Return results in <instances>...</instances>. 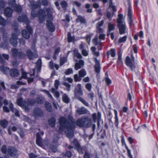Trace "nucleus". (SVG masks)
<instances>
[{
	"label": "nucleus",
	"instance_id": "4c0bfd02",
	"mask_svg": "<svg viewBox=\"0 0 158 158\" xmlns=\"http://www.w3.org/2000/svg\"><path fill=\"white\" fill-rule=\"evenodd\" d=\"M72 153L71 152L69 151H67L66 152L65 154H62V155L63 156V157L65 156H68V158H69L71 157V156Z\"/></svg>",
	"mask_w": 158,
	"mask_h": 158
},
{
	"label": "nucleus",
	"instance_id": "0eeeda50",
	"mask_svg": "<svg viewBox=\"0 0 158 158\" xmlns=\"http://www.w3.org/2000/svg\"><path fill=\"white\" fill-rule=\"evenodd\" d=\"M131 59L129 56H127L125 59V63L127 66L130 67L131 70L135 68L134 65L135 58L132 54L131 55Z\"/></svg>",
	"mask_w": 158,
	"mask_h": 158
},
{
	"label": "nucleus",
	"instance_id": "5fc2aeb1",
	"mask_svg": "<svg viewBox=\"0 0 158 158\" xmlns=\"http://www.w3.org/2000/svg\"><path fill=\"white\" fill-rule=\"evenodd\" d=\"M105 80L108 85H109L111 84V81L109 78L106 77Z\"/></svg>",
	"mask_w": 158,
	"mask_h": 158
},
{
	"label": "nucleus",
	"instance_id": "864d4df0",
	"mask_svg": "<svg viewBox=\"0 0 158 158\" xmlns=\"http://www.w3.org/2000/svg\"><path fill=\"white\" fill-rule=\"evenodd\" d=\"M109 7L112 9V10L114 11H116V9L115 6L113 5L112 4L111 2L110 4Z\"/></svg>",
	"mask_w": 158,
	"mask_h": 158
},
{
	"label": "nucleus",
	"instance_id": "bf43d9fd",
	"mask_svg": "<svg viewBox=\"0 0 158 158\" xmlns=\"http://www.w3.org/2000/svg\"><path fill=\"white\" fill-rule=\"evenodd\" d=\"M84 158H90V155L89 153L85 152Z\"/></svg>",
	"mask_w": 158,
	"mask_h": 158
},
{
	"label": "nucleus",
	"instance_id": "9d476101",
	"mask_svg": "<svg viewBox=\"0 0 158 158\" xmlns=\"http://www.w3.org/2000/svg\"><path fill=\"white\" fill-rule=\"evenodd\" d=\"M18 20L20 22L25 23L26 24L27 26L29 25L28 24L30 23V21L25 14H23L19 16L18 18Z\"/></svg>",
	"mask_w": 158,
	"mask_h": 158
},
{
	"label": "nucleus",
	"instance_id": "338daca9",
	"mask_svg": "<svg viewBox=\"0 0 158 158\" xmlns=\"http://www.w3.org/2000/svg\"><path fill=\"white\" fill-rule=\"evenodd\" d=\"M27 74L23 72L22 74V77L19 79V80H21L22 79V78H26Z\"/></svg>",
	"mask_w": 158,
	"mask_h": 158
},
{
	"label": "nucleus",
	"instance_id": "a18cd8bd",
	"mask_svg": "<svg viewBox=\"0 0 158 158\" xmlns=\"http://www.w3.org/2000/svg\"><path fill=\"white\" fill-rule=\"evenodd\" d=\"M52 92L55 94V96L57 98H58L59 97L60 94L59 92L57 91H55L54 89L52 88L51 89Z\"/></svg>",
	"mask_w": 158,
	"mask_h": 158
},
{
	"label": "nucleus",
	"instance_id": "423d86ee",
	"mask_svg": "<svg viewBox=\"0 0 158 158\" xmlns=\"http://www.w3.org/2000/svg\"><path fill=\"white\" fill-rule=\"evenodd\" d=\"M123 15L119 14L117 19L118 25L119 27V32L120 34H123L126 32V28L125 23L123 21Z\"/></svg>",
	"mask_w": 158,
	"mask_h": 158
},
{
	"label": "nucleus",
	"instance_id": "c85d7f7f",
	"mask_svg": "<svg viewBox=\"0 0 158 158\" xmlns=\"http://www.w3.org/2000/svg\"><path fill=\"white\" fill-rule=\"evenodd\" d=\"M8 122L6 120H2L0 121V124L3 128H6L8 124Z\"/></svg>",
	"mask_w": 158,
	"mask_h": 158
},
{
	"label": "nucleus",
	"instance_id": "f704fd0d",
	"mask_svg": "<svg viewBox=\"0 0 158 158\" xmlns=\"http://www.w3.org/2000/svg\"><path fill=\"white\" fill-rule=\"evenodd\" d=\"M62 99L63 101L66 103H68L69 102V99L66 94H64L63 96Z\"/></svg>",
	"mask_w": 158,
	"mask_h": 158
},
{
	"label": "nucleus",
	"instance_id": "c756f323",
	"mask_svg": "<svg viewBox=\"0 0 158 158\" xmlns=\"http://www.w3.org/2000/svg\"><path fill=\"white\" fill-rule=\"evenodd\" d=\"M76 20L77 22H80L82 23H84L85 22V19L83 17L80 16H78Z\"/></svg>",
	"mask_w": 158,
	"mask_h": 158
},
{
	"label": "nucleus",
	"instance_id": "09e8293b",
	"mask_svg": "<svg viewBox=\"0 0 158 158\" xmlns=\"http://www.w3.org/2000/svg\"><path fill=\"white\" fill-rule=\"evenodd\" d=\"M10 43L14 47H16L17 44V40H9Z\"/></svg>",
	"mask_w": 158,
	"mask_h": 158
},
{
	"label": "nucleus",
	"instance_id": "4be33fe9",
	"mask_svg": "<svg viewBox=\"0 0 158 158\" xmlns=\"http://www.w3.org/2000/svg\"><path fill=\"white\" fill-rule=\"evenodd\" d=\"M128 17L129 19V22L130 25L132 24L133 21L131 18L132 16L131 7L130 6H129L128 9Z\"/></svg>",
	"mask_w": 158,
	"mask_h": 158
},
{
	"label": "nucleus",
	"instance_id": "13d9d810",
	"mask_svg": "<svg viewBox=\"0 0 158 158\" xmlns=\"http://www.w3.org/2000/svg\"><path fill=\"white\" fill-rule=\"evenodd\" d=\"M74 56L79 59H80L82 57L81 55L78 52L75 53Z\"/></svg>",
	"mask_w": 158,
	"mask_h": 158
},
{
	"label": "nucleus",
	"instance_id": "e2e57ef3",
	"mask_svg": "<svg viewBox=\"0 0 158 158\" xmlns=\"http://www.w3.org/2000/svg\"><path fill=\"white\" fill-rule=\"evenodd\" d=\"M64 85L66 86L68 88L67 89V90L69 91V88L70 87V85L69 83L67 82H64Z\"/></svg>",
	"mask_w": 158,
	"mask_h": 158
},
{
	"label": "nucleus",
	"instance_id": "680f3d73",
	"mask_svg": "<svg viewBox=\"0 0 158 158\" xmlns=\"http://www.w3.org/2000/svg\"><path fill=\"white\" fill-rule=\"evenodd\" d=\"M58 139H59V138L57 135H54L53 140V143H56L57 142Z\"/></svg>",
	"mask_w": 158,
	"mask_h": 158
},
{
	"label": "nucleus",
	"instance_id": "58836bf2",
	"mask_svg": "<svg viewBox=\"0 0 158 158\" xmlns=\"http://www.w3.org/2000/svg\"><path fill=\"white\" fill-rule=\"evenodd\" d=\"M36 101L38 104H43L44 102L43 99L41 97L37 98Z\"/></svg>",
	"mask_w": 158,
	"mask_h": 158
},
{
	"label": "nucleus",
	"instance_id": "0e129e2a",
	"mask_svg": "<svg viewBox=\"0 0 158 158\" xmlns=\"http://www.w3.org/2000/svg\"><path fill=\"white\" fill-rule=\"evenodd\" d=\"M2 57L6 60H8L9 58V56L8 54H3L2 55Z\"/></svg>",
	"mask_w": 158,
	"mask_h": 158
},
{
	"label": "nucleus",
	"instance_id": "2eb2a0df",
	"mask_svg": "<svg viewBox=\"0 0 158 158\" xmlns=\"http://www.w3.org/2000/svg\"><path fill=\"white\" fill-rule=\"evenodd\" d=\"M9 74L11 77H17L19 74V72L17 69H12L9 71Z\"/></svg>",
	"mask_w": 158,
	"mask_h": 158
},
{
	"label": "nucleus",
	"instance_id": "7c9ffc66",
	"mask_svg": "<svg viewBox=\"0 0 158 158\" xmlns=\"http://www.w3.org/2000/svg\"><path fill=\"white\" fill-rule=\"evenodd\" d=\"M5 6V2L3 0H0V13H2V9Z\"/></svg>",
	"mask_w": 158,
	"mask_h": 158
},
{
	"label": "nucleus",
	"instance_id": "ddd939ff",
	"mask_svg": "<svg viewBox=\"0 0 158 158\" xmlns=\"http://www.w3.org/2000/svg\"><path fill=\"white\" fill-rule=\"evenodd\" d=\"M8 153L11 156L13 157L17 155V153L15 149L12 147H9L8 149Z\"/></svg>",
	"mask_w": 158,
	"mask_h": 158
},
{
	"label": "nucleus",
	"instance_id": "6ab92c4d",
	"mask_svg": "<svg viewBox=\"0 0 158 158\" xmlns=\"http://www.w3.org/2000/svg\"><path fill=\"white\" fill-rule=\"evenodd\" d=\"M12 10L9 8H6L4 10V14L7 17H10L12 16Z\"/></svg>",
	"mask_w": 158,
	"mask_h": 158
},
{
	"label": "nucleus",
	"instance_id": "a878e982",
	"mask_svg": "<svg viewBox=\"0 0 158 158\" xmlns=\"http://www.w3.org/2000/svg\"><path fill=\"white\" fill-rule=\"evenodd\" d=\"M45 107L46 110L49 112H52V107L51 104L48 102H46L45 104Z\"/></svg>",
	"mask_w": 158,
	"mask_h": 158
},
{
	"label": "nucleus",
	"instance_id": "37998d69",
	"mask_svg": "<svg viewBox=\"0 0 158 158\" xmlns=\"http://www.w3.org/2000/svg\"><path fill=\"white\" fill-rule=\"evenodd\" d=\"M74 79L75 81H80L81 80V78L80 77L78 76L77 74H76L74 76Z\"/></svg>",
	"mask_w": 158,
	"mask_h": 158
},
{
	"label": "nucleus",
	"instance_id": "dca6fc26",
	"mask_svg": "<svg viewBox=\"0 0 158 158\" xmlns=\"http://www.w3.org/2000/svg\"><path fill=\"white\" fill-rule=\"evenodd\" d=\"M74 93L75 95L78 94L79 95H81L82 94V90L81 89V85L80 84H78L74 90Z\"/></svg>",
	"mask_w": 158,
	"mask_h": 158
},
{
	"label": "nucleus",
	"instance_id": "b1692460",
	"mask_svg": "<svg viewBox=\"0 0 158 158\" xmlns=\"http://www.w3.org/2000/svg\"><path fill=\"white\" fill-rule=\"evenodd\" d=\"M56 119L54 117H52L48 120L49 125L52 127H53L55 126Z\"/></svg>",
	"mask_w": 158,
	"mask_h": 158
},
{
	"label": "nucleus",
	"instance_id": "72a5a7b5",
	"mask_svg": "<svg viewBox=\"0 0 158 158\" xmlns=\"http://www.w3.org/2000/svg\"><path fill=\"white\" fill-rule=\"evenodd\" d=\"M108 27L109 31L113 30L114 29V24L112 23H109L108 24Z\"/></svg>",
	"mask_w": 158,
	"mask_h": 158
},
{
	"label": "nucleus",
	"instance_id": "1a4fd4ad",
	"mask_svg": "<svg viewBox=\"0 0 158 158\" xmlns=\"http://www.w3.org/2000/svg\"><path fill=\"white\" fill-rule=\"evenodd\" d=\"M26 28L27 30V31L25 30H23L22 32L23 36L26 39L29 38L30 35L32 33V30L31 27L29 25L26 26Z\"/></svg>",
	"mask_w": 158,
	"mask_h": 158
},
{
	"label": "nucleus",
	"instance_id": "69168bd1",
	"mask_svg": "<svg viewBox=\"0 0 158 158\" xmlns=\"http://www.w3.org/2000/svg\"><path fill=\"white\" fill-rule=\"evenodd\" d=\"M59 81L57 80H56L55 82V86L56 89L58 88V86L59 85Z\"/></svg>",
	"mask_w": 158,
	"mask_h": 158
},
{
	"label": "nucleus",
	"instance_id": "9b49d317",
	"mask_svg": "<svg viewBox=\"0 0 158 158\" xmlns=\"http://www.w3.org/2000/svg\"><path fill=\"white\" fill-rule=\"evenodd\" d=\"M27 54L29 59L30 60H33L34 58H38V56L36 52L33 53L29 49L27 50Z\"/></svg>",
	"mask_w": 158,
	"mask_h": 158
},
{
	"label": "nucleus",
	"instance_id": "052dcab7",
	"mask_svg": "<svg viewBox=\"0 0 158 158\" xmlns=\"http://www.w3.org/2000/svg\"><path fill=\"white\" fill-rule=\"evenodd\" d=\"M3 111L6 112L8 113L9 112L10 110L6 106H4L3 107Z\"/></svg>",
	"mask_w": 158,
	"mask_h": 158
},
{
	"label": "nucleus",
	"instance_id": "7ed1b4c3",
	"mask_svg": "<svg viewBox=\"0 0 158 158\" xmlns=\"http://www.w3.org/2000/svg\"><path fill=\"white\" fill-rule=\"evenodd\" d=\"M36 101L34 99H28L27 101H23L22 98H20L17 100V104L22 107L26 111L29 112L30 108L29 106H32L35 104Z\"/></svg>",
	"mask_w": 158,
	"mask_h": 158
},
{
	"label": "nucleus",
	"instance_id": "f8f14e48",
	"mask_svg": "<svg viewBox=\"0 0 158 158\" xmlns=\"http://www.w3.org/2000/svg\"><path fill=\"white\" fill-rule=\"evenodd\" d=\"M33 114L36 117H42L43 112L42 110L38 107H35L33 110Z\"/></svg>",
	"mask_w": 158,
	"mask_h": 158
},
{
	"label": "nucleus",
	"instance_id": "473e14b6",
	"mask_svg": "<svg viewBox=\"0 0 158 158\" xmlns=\"http://www.w3.org/2000/svg\"><path fill=\"white\" fill-rule=\"evenodd\" d=\"M8 40H4L3 42H2L1 44V46L4 48H7L8 44Z\"/></svg>",
	"mask_w": 158,
	"mask_h": 158
},
{
	"label": "nucleus",
	"instance_id": "8fccbe9b",
	"mask_svg": "<svg viewBox=\"0 0 158 158\" xmlns=\"http://www.w3.org/2000/svg\"><path fill=\"white\" fill-rule=\"evenodd\" d=\"M73 70L71 69H69L65 72L64 73L66 75H68L73 73Z\"/></svg>",
	"mask_w": 158,
	"mask_h": 158
},
{
	"label": "nucleus",
	"instance_id": "a19ab883",
	"mask_svg": "<svg viewBox=\"0 0 158 158\" xmlns=\"http://www.w3.org/2000/svg\"><path fill=\"white\" fill-rule=\"evenodd\" d=\"M50 148L53 152H55L56 150V147L53 144H51L50 146Z\"/></svg>",
	"mask_w": 158,
	"mask_h": 158
},
{
	"label": "nucleus",
	"instance_id": "f3484780",
	"mask_svg": "<svg viewBox=\"0 0 158 158\" xmlns=\"http://www.w3.org/2000/svg\"><path fill=\"white\" fill-rule=\"evenodd\" d=\"M103 20L98 22L96 25L97 31L98 33L103 32V30L101 28V27L103 24Z\"/></svg>",
	"mask_w": 158,
	"mask_h": 158
},
{
	"label": "nucleus",
	"instance_id": "39448f33",
	"mask_svg": "<svg viewBox=\"0 0 158 158\" xmlns=\"http://www.w3.org/2000/svg\"><path fill=\"white\" fill-rule=\"evenodd\" d=\"M76 124L81 127L88 128L90 127L92 124V120L89 116L83 117L77 119Z\"/></svg>",
	"mask_w": 158,
	"mask_h": 158
},
{
	"label": "nucleus",
	"instance_id": "4d7b16f0",
	"mask_svg": "<svg viewBox=\"0 0 158 158\" xmlns=\"http://www.w3.org/2000/svg\"><path fill=\"white\" fill-rule=\"evenodd\" d=\"M91 84L90 83H87L85 85V87L89 91L91 90Z\"/></svg>",
	"mask_w": 158,
	"mask_h": 158
},
{
	"label": "nucleus",
	"instance_id": "aec40b11",
	"mask_svg": "<svg viewBox=\"0 0 158 158\" xmlns=\"http://www.w3.org/2000/svg\"><path fill=\"white\" fill-rule=\"evenodd\" d=\"M87 111V110L83 107L78 108L76 110L77 113L79 115L85 114Z\"/></svg>",
	"mask_w": 158,
	"mask_h": 158
},
{
	"label": "nucleus",
	"instance_id": "603ef678",
	"mask_svg": "<svg viewBox=\"0 0 158 158\" xmlns=\"http://www.w3.org/2000/svg\"><path fill=\"white\" fill-rule=\"evenodd\" d=\"M110 52L111 56L113 57H114L115 55V51L114 49H111L110 50Z\"/></svg>",
	"mask_w": 158,
	"mask_h": 158
},
{
	"label": "nucleus",
	"instance_id": "6e6d98bb",
	"mask_svg": "<svg viewBox=\"0 0 158 158\" xmlns=\"http://www.w3.org/2000/svg\"><path fill=\"white\" fill-rule=\"evenodd\" d=\"M9 106L12 112H14L16 110V109L13 107V105L12 103H10Z\"/></svg>",
	"mask_w": 158,
	"mask_h": 158
},
{
	"label": "nucleus",
	"instance_id": "393cba45",
	"mask_svg": "<svg viewBox=\"0 0 158 158\" xmlns=\"http://www.w3.org/2000/svg\"><path fill=\"white\" fill-rule=\"evenodd\" d=\"M96 60V64L94 66L95 71L96 72L98 73H99L100 72V64L99 61L96 60V59H95Z\"/></svg>",
	"mask_w": 158,
	"mask_h": 158
},
{
	"label": "nucleus",
	"instance_id": "e433bc0d",
	"mask_svg": "<svg viewBox=\"0 0 158 158\" xmlns=\"http://www.w3.org/2000/svg\"><path fill=\"white\" fill-rule=\"evenodd\" d=\"M26 55L25 54L19 51L17 57H18L20 59H22L26 57Z\"/></svg>",
	"mask_w": 158,
	"mask_h": 158
},
{
	"label": "nucleus",
	"instance_id": "c9c22d12",
	"mask_svg": "<svg viewBox=\"0 0 158 158\" xmlns=\"http://www.w3.org/2000/svg\"><path fill=\"white\" fill-rule=\"evenodd\" d=\"M96 48L94 47H92L91 48V50L92 51V52H93V53L94 54L97 56H98L99 55V52H95V50L96 49Z\"/></svg>",
	"mask_w": 158,
	"mask_h": 158
},
{
	"label": "nucleus",
	"instance_id": "79ce46f5",
	"mask_svg": "<svg viewBox=\"0 0 158 158\" xmlns=\"http://www.w3.org/2000/svg\"><path fill=\"white\" fill-rule=\"evenodd\" d=\"M75 38V37L73 35H72L70 33H68L67 40H74Z\"/></svg>",
	"mask_w": 158,
	"mask_h": 158
},
{
	"label": "nucleus",
	"instance_id": "2f4dec72",
	"mask_svg": "<svg viewBox=\"0 0 158 158\" xmlns=\"http://www.w3.org/2000/svg\"><path fill=\"white\" fill-rule=\"evenodd\" d=\"M79 74L80 77H83L86 74V73L84 69H82L79 72Z\"/></svg>",
	"mask_w": 158,
	"mask_h": 158
},
{
	"label": "nucleus",
	"instance_id": "3c124183",
	"mask_svg": "<svg viewBox=\"0 0 158 158\" xmlns=\"http://www.w3.org/2000/svg\"><path fill=\"white\" fill-rule=\"evenodd\" d=\"M66 61V59L64 57L61 58L60 60V65H62Z\"/></svg>",
	"mask_w": 158,
	"mask_h": 158
},
{
	"label": "nucleus",
	"instance_id": "c03bdc74",
	"mask_svg": "<svg viewBox=\"0 0 158 158\" xmlns=\"http://www.w3.org/2000/svg\"><path fill=\"white\" fill-rule=\"evenodd\" d=\"M6 24V21L4 19L0 16V24L2 25H4Z\"/></svg>",
	"mask_w": 158,
	"mask_h": 158
},
{
	"label": "nucleus",
	"instance_id": "412c9836",
	"mask_svg": "<svg viewBox=\"0 0 158 158\" xmlns=\"http://www.w3.org/2000/svg\"><path fill=\"white\" fill-rule=\"evenodd\" d=\"M84 62L83 61L81 60H79V62H77L75 64V69L76 70L80 69L82 66H83Z\"/></svg>",
	"mask_w": 158,
	"mask_h": 158
},
{
	"label": "nucleus",
	"instance_id": "5701e85b",
	"mask_svg": "<svg viewBox=\"0 0 158 158\" xmlns=\"http://www.w3.org/2000/svg\"><path fill=\"white\" fill-rule=\"evenodd\" d=\"M0 69L4 74L6 75L8 74L10 71L9 68L4 66H1Z\"/></svg>",
	"mask_w": 158,
	"mask_h": 158
},
{
	"label": "nucleus",
	"instance_id": "a211bd4d",
	"mask_svg": "<svg viewBox=\"0 0 158 158\" xmlns=\"http://www.w3.org/2000/svg\"><path fill=\"white\" fill-rule=\"evenodd\" d=\"M36 143L40 147H42L43 146L42 144V139L41 137L39 134L38 133H36Z\"/></svg>",
	"mask_w": 158,
	"mask_h": 158
},
{
	"label": "nucleus",
	"instance_id": "774afa93",
	"mask_svg": "<svg viewBox=\"0 0 158 158\" xmlns=\"http://www.w3.org/2000/svg\"><path fill=\"white\" fill-rule=\"evenodd\" d=\"M82 53L83 55L85 56H86L88 54L87 52L84 49L82 50Z\"/></svg>",
	"mask_w": 158,
	"mask_h": 158
},
{
	"label": "nucleus",
	"instance_id": "6e6552de",
	"mask_svg": "<svg viewBox=\"0 0 158 158\" xmlns=\"http://www.w3.org/2000/svg\"><path fill=\"white\" fill-rule=\"evenodd\" d=\"M15 1V0H8L9 5L17 12L19 13H20L22 10V7L16 4Z\"/></svg>",
	"mask_w": 158,
	"mask_h": 158
},
{
	"label": "nucleus",
	"instance_id": "f257e3e1",
	"mask_svg": "<svg viewBox=\"0 0 158 158\" xmlns=\"http://www.w3.org/2000/svg\"><path fill=\"white\" fill-rule=\"evenodd\" d=\"M52 9L48 8L44 10H40L38 12L39 20L40 23H42L46 18L48 19L47 21L46 25L48 29L51 32L55 30V27L51 21L53 19L52 14Z\"/></svg>",
	"mask_w": 158,
	"mask_h": 158
},
{
	"label": "nucleus",
	"instance_id": "49530a36",
	"mask_svg": "<svg viewBox=\"0 0 158 158\" xmlns=\"http://www.w3.org/2000/svg\"><path fill=\"white\" fill-rule=\"evenodd\" d=\"M1 150L4 154H6L7 151V148L5 145H3L2 147Z\"/></svg>",
	"mask_w": 158,
	"mask_h": 158
},
{
	"label": "nucleus",
	"instance_id": "20e7f679",
	"mask_svg": "<svg viewBox=\"0 0 158 158\" xmlns=\"http://www.w3.org/2000/svg\"><path fill=\"white\" fill-rule=\"evenodd\" d=\"M48 3V2L47 0H39L37 2H35L34 1L31 2L29 5V6L32 10L31 12V19H33L37 16V15L34 12V9L37 8H40L41 5L44 6L47 5Z\"/></svg>",
	"mask_w": 158,
	"mask_h": 158
},
{
	"label": "nucleus",
	"instance_id": "4468645a",
	"mask_svg": "<svg viewBox=\"0 0 158 158\" xmlns=\"http://www.w3.org/2000/svg\"><path fill=\"white\" fill-rule=\"evenodd\" d=\"M73 143L76 146L77 150L78 152L80 153L83 154L84 153L83 149L80 146L78 143L77 141V140L74 139L73 141Z\"/></svg>",
	"mask_w": 158,
	"mask_h": 158
},
{
	"label": "nucleus",
	"instance_id": "cd10ccee",
	"mask_svg": "<svg viewBox=\"0 0 158 158\" xmlns=\"http://www.w3.org/2000/svg\"><path fill=\"white\" fill-rule=\"evenodd\" d=\"M19 51L17 49L15 48L12 49L11 50L12 56L14 57H17Z\"/></svg>",
	"mask_w": 158,
	"mask_h": 158
},
{
	"label": "nucleus",
	"instance_id": "de8ad7c7",
	"mask_svg": "<svg viewBox=\"0 0 158 158\" xmlns=\"http://www.w3.org/2000/svg\"><path fill=\"white\" fill-rule=\"evenodd\" d=\"M100 40H93V42L94 44L96 46L97 45H98L100 46H101L102 45V44L100 42Z\"/></svg>",
	"mask_w": 158,
	"mask_h": 158
},
{
	"label": "nucleus",
	"instance_id": "bb28decb",
	"mask_svg": "<svg viewBox=\"0 0 158 158\" xmlns=\"http://www.w3.org/2000/svg\"><path fill=\"white\" fill-rule=\"evenodd\" d=\"M36 64V67L37 68L38 72H40L42 64L41 59H39Z\"/></svg>",
	"mask_w": 158,
	"mask_h": 158
},
{
	"label": "nucleus",
	"instance_id": "f03ea898",
	"mask_svg": "<svg viewBox=\"0 0 158 158\" xmlns=\"http://www.w3.org/2000/svg\"><path fill=\"white\" fill-rule=\"evenodd\" d=\"M60 129L61 131H65L66 136L69 139L73 137V123H69L64 118H60Z\"/></svg>",
	"mask_w": 158,
	"mask_h": 158
},
{
	"label": "nucleus",
	"instance_id": "ea45409f",
	"mask_svg": "<svg viewBox=\"0 0 158 158\" xmlns=\"http://www.w3.org/2000/svg\"><path fill=\"white\" fill-rule=\"evenodd\" d=\"M16 33H13L12 34V37L11 40H16L17 38L18 33H19V32H16Z\"/></svg>",
	"mask_w": 158,
	"mask_h": 158
}]
</instances>
